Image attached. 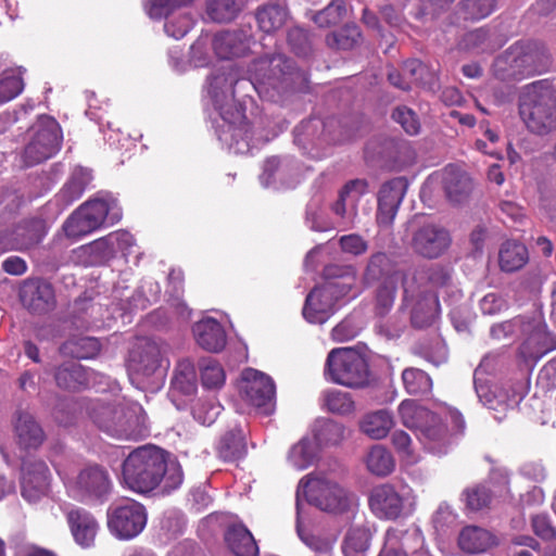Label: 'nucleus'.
Returning <instances> with one entry per match:
<instances>
[{"label": "nucleus", "instance_id": "nucleus-35", "mask_svg": "<svg viewBox=\"0 0 556 556\" xmlns=\"http://www.w3.org/2000/svg\"><path fill=\"white\" fill-rule=\"evenodd\" d=\"M197 391V374L193 363L184 358L178 362L170 382L172 395H192Z\"/></svg>", "mask_w": 556, "mask_h": 556}, {"label": "nucleus", "instance_id": "nucleus-40", "mask_svg": "<svg viewBox=\"0 0 556 556\" xmlns=\"http://www.w3.org/2000/svg\"><path fill=\"white\" fill-rule=\"evenodd\" d=\"M392 415L384 409L367 414L361 421V430L374 440L387 437L393 426Z\"/></svg>", "mask_w": 556, "mask_h": 556}, {"label": "nucleus", "instance_id": "nucleus-63", "mask_svg": "<svg viewBox=\"0 0 556 556\" xmlns=\"http://www.w3.org/2000/svg\"><path fill=\"white\" fill-rule=\"evenodd\" d=\"M288 42L298 55L305 56L311 51L308 33L301 27H293L288 31Z\"/></svg>", "mask_w": 556, "mask_h": 556}, {"label": "nucleus", "instance_id": "nucleus-37", "mask_svg": "<svg viewBox=\"0 0 556 556\" xmlns=\"http://www.w3.org/2000/svg\"><path fill=\"white\" fill-rule=\"evenodd\" d=\"M437 295L429 291L420 292V299L417 300L412 309V324L416 328L430 326L438 313Z\"/></svg>", "mask_w": 556, "mask_h": 556}, {"label": "nucleus", "instance_id": "nucleus-46", "mask_svg": "<svg viewBox=\"0 0 556 556\" xmlns=\"http://www.w3.org/2000/svg\"><path fill=\"white\" fill-rule=\"evenodd\" d=\"M243 5L244 0H206V14L214 22H230Z\"/></svg>", "mask_w": 556, "mask_h": 556}, {"label": "nucleus", "instance_id": "nucleus-61", "mask_svg": "<svg viewBox=\"0 0 556 556\" xmlns=\"http://www.w3.org/2000/svg\"><path fill=\"white\" fill-rule=\"evenodd\" d=\"M462 8L466 18L480 20L493 12L495 0H464Z\"/></svg>", "mask_w": 556, "mask_h": 556}, {"label": "nucleus", "instance_id": "nucleus-51", "mask_svg": "<svg viewBox=\"0 0 556 556\" xmlns=\"http://www.w3.org/2000/svg\"><path fill=\"white\" fill-rule=\"evenodd\" d=\"M201 381L206 389L220 388L226 379V375L222 365L214 358H203L200 364Z\"/></svg>", "mask_w": 556, "mask_h": 556}, {"label": "nucleus", "instance_id": "nucleus-38", "mask_svg": "<svg viewBox=\"0 0 556 556\" xmlns=\"http://www.w3.org/2000/svg\"><path fill=\"white\" fill-rule=\"evenodd\" d=\"M498 258L502 270L516 271L528 262V251L522 243L507 240L501 247Z\"/></svg>", "mask_w": 556, "mask_h": 556}, {"label": "nucleus", "instance_id": "nucleus-45", "mask_svg": "<svg viewBox=\"0 0 556 556\" xmlns=\"http://www.w3.org/2000/svg\"><path fill=\"white\" fill-rule=\"evenodd\" d=\"M366 466L371 473L386 477L394 470L395 462L390 451L382 445L376 444L366 456Z\"/></svg>", "mask_w": 556, "mask_h": 556}, {"label": "nucleus", "instance_id": "nucleus-50", "mask_svg": "<svg viewBox=\"0 0 556 556\" xmlns=\"http://www.w3.org/2000/svg\"><path fill=\"white\" fill-rule=\"evenodd\" d=\"M296 531L302 542L316 554L332 552L337 536L334 534L325 535L305 531L301 527L300 515L296 518Z\"/></svg>", "mask_w": 556, "mask_h": 556}, {"label": "nucleus", "instance_id": "nucleus-56", "mask_svg": "<svg viewBox=\"0 0 556 556\" xmlns=\"http://www.w3.org/2000/svg\"><path fill=\"white\" fill-rule=\"evenodd\" d=\"M466 507L472 511L488 508L492 501V492L484 484L469 486L463 492Z\"/></svg>", "mask_w": 556, "mask_h": 556}, {"label": "nucleus", "instance_id": "nucleus-54", "mask_svg": "<svg viewBox=\"0 0 556 556\" xmlns=\"http://www.w3.org/2000/svg\"><path fill=\"white\" fill-rule=\"evenodd\" d=\"M362 39V34L356 25H345L338 31L327 35L326 41L329 47L349 50L355 47Z\"/></svg>", "mask_w": 556, "mask_h": 556}, {"label": "nucleus", "instance_id": "nucleus-64", "mask_svg": "<svg viewBox=\"0 0 556 556\" xmlns=\"http://www.w3.org/2000/svg\"><path fill=\"white\" fill-rule=\"evenodd\" d=\"M222 412V406L214 402H199L193 407L192 414L195 420L204 426L212 425Z\"/></svg>", "mask_w": 556, "mask_h": 556}, {"label": "nucleus", "instance_id": "nucleus-44", "mask_svg": "<svg viewBox=\"0 0 556 556\" xmlns=\"http://www.w3.org/2000/svg\"><path fill=\"white\" fill-rule=\"evenodd\" d=\"M314 438L319 445H337L345 438L343 425L331 419H318L313 427Z\"/></svg>", "mask_w": 556, "mask_h": 556}, {"label": "nucleus", "instance_id": "nucleus-39", "mask_svg": "<svg viewBox=\"0 0 556 556\" xmlns=\"http://www.w3.org/2000/svg\"><path fill=\"white\" fill-rule=\"evenodd\" d=\"M317 459V446L307 437L302 438L293 444L288 454L287 460L290 466L298 470H304L312 466Z\"/></svg>", "mask_w": 556, "mask_h": 556}, {"label": "nucleus", "instance_id": "nucleus-20", "mask_svg": "<svg viewBox=\"0 0 556 556\" xmlns=\"http://www.w3.org/2000/svg\"><path fill=\"white\" fill-rule=\"evenodd\" d=\"M369 506L376 517L394 520L403 513L404 497L393 485L383 483L371 491Z\"/></svg>", "mask_w": 556, "mask_h": 556}, {"label": "nucleus", "instance_id": "nucleus-11", "mask_svg": "<svg viewBox=\"0 0 556 556\" xmlns=\"http://www.w3.org/2000/svg\"><path fill=\"white\" fill-rule=\"evenodd\" d=\"M326 378L350 389L369 384V366L363 354L352 348H337L329 352L325 365Z\"/></svg>", "mask_w": 556, "mask_h": 556}, {"label": "nucleus", "instance_id": "nucleus-12", "mask_svg": "<svg viewBox=\"0 0 556 556\" xmlns=\"http://www.w3.org/2000/svg\"><path fill=\"white\" fill-rule=\"evenodd\" d=\"M30 140L24 151V161L27 166L41 163L59 151L62 134L54 118L41 116L30 128Z\"/></svg>", "mask_w": 556, "mask_h": 556}, {"label": "nucleus", "instance_id": "nucleus-62", "mask_svg": "<svg viewBox=\"0 0 556 556\" xmlns=\"http://www.w3.org/2000/svg\"><path fill=\"white\" fill-rule=\"evenodd\" d=\"M393 119L410 136L417 135L420 123L415 112L406 106H399L393 111Z\"/></svg>", "mask_w": 556, "mask_h": 556}, {"label": "nucleus", "instance_id": "nucleus-21", "mask_svg": "<svg viewBox=\"0 0 556 556\" xmlns=\"http://www.w3.org/2000/svg\"><path fill=\"white\" fill-rule=\"evenodd\" d=\"M22 470V495L29 503H35L48 490L49 468L42 460H29L24 463Z\"/></svg>", "mask_w": 556, "mask_h": 556}, {"label": "nucleus", "instance_id": "nucleus-8", "mask_svg": "<svg viewBox=\"0 0 556 556\" xmlns=\"http://www.w3.org/2000/svg\"><path fill=\"white\" fill-rule=\"evenodd\" d=\"M122 218V208L110 195L94 198L81 204L63 224L67 238L79 239L104 224L113 225Z\"/></svg>", "mask_w": 556, "mask_h": 556}, {"label": "nucleus", "instance_id": "nucleus-13", "mask_svg": "<svg viewBox=\"0 0 556 556\" xmlns=\"http://www.w3.org/2000/svg\"><path fill=\"white\" fill-rule=\"evenodd\" d=\"M106 517L110 532L121 540L136 538L147 525L144 506L129 498L110 505Z\"/></svg>", "mask_w": 556, "mask_h": 556}, {"label": "nucleus", "instance_id": "nucleus-6", "mask_svg": "<svg viewBox=\"0 0 556 556\" xmlns=\"http://www.w3.org/2000/svg\"><path fill=\"white\" fill-rule=\"evenodd\" d=\"M549 54L538 42H516L500 54L492 66L493 75L503 81L521 80L546 71Z\"/></svg>", "mask_w": 556, "mask_h": 556}, {"label": "nucleus", "instance_id": "nucleus-4", "mask_svg": "<svg viewBox=\"0 0 556 556\" xmlns=\"http://www.w3.org/2000/svg\"><path fill=\"white\" fill-rule=\"evenodd\" d=\"M88 413L97 427L113 438L137 440L149 434L147 414L138 403L96 400Z\"/></svg>", "mask_w": 556, "mask_h": 556}, {"label": "nucleus", "instance_id": "nucleus-47", "mask_svg": "<svg viewBox=\"0 0 556 556\" xmlns=\"http://www.w3.org/2000/svg\"><path fill=\"white\" fill-rule=\"evenodd\" d=\"M79 252L88 257L89 265L104 264L115 256L109 235L80 247Z\"/></svg>", "mask_w": 556, "mask_h": 556}, {"label": "nucleus", "instance_id": "nucleus-18", "mask_svg": "<svg viewBox=\"0 0 556 556\" xmlns=\"http://www.w3.org/2000/svg\"><path fill=\"white\" fill-rule=\"evenodd\" d=\"M406 190L407 181L403 177H396L381 186L376 215L379 226L389 227L393 223Z\"/></svg>", "mask_w": 556, "mask_h": 556}, {"label": "nucleus", "instance_id": "nucleus-52", "mask_svg": "<svg viewBox=\"0 0 556 556\" xmlns=\"http://www.w3.org/2000/svg\"><path fill=\"white\" fill-rule=\"evenodd\" d=\"M402 380L409 394H425L432 388L431 378L421 369L406 368L402 372Z\"/></svg>", "mask_w": 556, "mask_h": 556}, {"label": "nucleus", "instance_id": "nucleus-10", "mask_svg": "<svg viewBox=\"0 0 556 556\" xmlns=\"http://www.w3.org/2000/svg\"><path fill=\"white\" fill-rule=\"evenodd\" d=\"M296 514L300 515L301 500L329 513H343L356 504V496L336 482L321 477L305 476L296 489Z\"/></svg>", "mask_w": 556, "mask_h": 556}, {"label": "nucleus", "instance_id": "nucleus-31", "mask_svg": "<svg viewBox=\"0 0 556 556\" xmlns=\"http://www.w3.org/2000/svg\"><path fill=\"white\" fill-rule=\"evenodd\" d=\"M225 540L235 556H258L256 542L242 523L231 525L225 534Z\"/></svg>", "mask_w": 556, "mask_h": 556}, {"label": "nucleus", "instance_id": "nucleus-27", "mask_svg": "<svg viewBox=\"0 0 556 556\" xmlns=\"http://www.w3.org/2000/svg\"><path fill=\"white\" fill-rule=\"evenodd\" d=\"M334 305L336 301L331 295L318 286L306 296L303 316L308 323L323 324L333 314Z\"/></svg>", "mask_w": 556, "mask_h": 556}, {"label": "nucleus", "instance_id": "nucleus-23", "mask_svg": "<svg viewBox=\"0 0 556 556\" xmlns=\"http://www.w3.org/2000/svg\"><path fill=\"white\" fill-rule=\"evenodd\" d=\"M252 37L243 29L226 30L215 35L213 49L224 60L245 55L250 50Z\"/></svg>", "mask_w": 556, "mask_h": 556}, {"label": "nucleus", "instance_id": "nucleus-3", "mask_svg": "<svg viewBox=\"0 0 556 556\" xmlns=\"http://www.w3.org/2000/svg\"><path fill=\"white\" fill-rule=\"evenodd\" d=\"M397 412L402 425L416 432L424 450L438 457L452 450L454 434L465 429V420L457 410H448L443 417L414 400H404Z\"/></svg>", "mask_w": 556, "mask_h": 556}, {"label": "nucleus", "instance_id": "nucleus-48", "mask_svg": "<svg viewBox=\"0 0 556 556\" xmlns=\"http://www.w3.org/2000/svg\"><path fill=\"white\" fill-rule=\"evenodd\" d=\"M370 541V532L365 528H352L345 534L342 551L344 556H365Z\"/></svg>", "mask_w": 556, "mask_h": 556}, {"label": "nucleus", "instance_id": "nucleus-5", "mask_svg": "<svg viewBox=\"0 0 556 556\" xmlns=\"http://www.w3.org/2000/svg\"><path fill=\"white\" fill-rule=\"evenodd\" d=\"M67 495L84 505L104 504L112 494L114 484L109 470L97 463L59 472Z\"/></svg>", "mask_w": 556, "mask_h": 556}, {"label": "nucleus", "instance_id": "nucleus-33", "mask_svg": "<svg viewBox=\"0 0 556 556\" xmlns=\"http://www.w3.org/2000/svg\"><path fill=\"white\" fill-rule=\"evenodd\" d=\"M494 543L489 531L476 526L465 527L458 535V547L468 555L483 553Z\"/></svg>", "mask_w": 556, "mask_h": 556}, {"label": "nucleus", "instance_id": "nucleus-43", "mask_svg": "<svg viewBox=\"0 0 556 556\" xmlns=\"http://www.w3.org/2000/svg\"><path fill=\"white\" fill-rule=\"evenodd\" d=\"M91 180V170L84 167H76L72 172L68 181L59 193V197L63 199L65 204H71L83 195Z\"/></svg>", "mask_w": 556, "mask_h": 556}, {"label": "nucleus", "instance_id": "nucleus-60", "mask_svg": "<svg viewBox=\"0 0 556 556\" xmlns=\"http://www.w3.org/2000/svg\"><path fill=\"white\" fill-rule=\"evenodd\" d=\"M193 0H150L146 9L150 17H166L172 11L191 4Z\"/></svg>", "mask_w": 556, "mask_h": 556}, {"label": "nucleus", "instance_id": "nucleus-7", "mask_svg": "<svg viewBox=\"0 0 556 556\" xmlns=\"http://www.w3.org/2000/svg\"><path fill=\"white\" fill-rule=\"evenodd\" d=\"M519 114L527 128L536 135L556 130V92L544 80L528 85L519 98Z\"/></svg>", "mask_w": 556, "mask_h": 556}, {"label": "nucleus", "instance_id": "nucleus-19", "mask_svg": "<svg viewBox=\"0 0 556 556\" xmlns=\"http://www.w3.org/2000/svg\"><path fill=\"white\" fill-rule=\"evenodd\" d=\"M20 299L25 308L36 314L48 313L55 306L52 286L39 279L24 281L20 290Z\"/></svg>", "mask_w": 556, "mask_h": 556}, {"label": "nucleus", "instance_id": "nucleus-36", "mask_svg": "<svg viewBox=\"0 0 556 556\" xmlns=\"http://www.w3.org/2000/svg\"><path fill=\"white\" fill-rule=\"evenodd\" d=\"M444 189L448 200L458 204L469 197L472 190V180L464 172L446 169L444 174Z\"/></svg>", "mask_w": 556, "mask_h": 556}, {"label": "nucleus", "instance_id": "nucleus-24", "mask_svg": "<svg viewBox=\"0 0 556 556\" xmlns=\"http://www.w3.org/2000/svg\"><path fill=\"white\" fill-rule=\"evenodd\" d=\"M421 541V534L417 529L390 528L386 532L384 544L378 556H408Z\"/></svg>", "mask_w": 556, "mask_h": 556}, {"label": "nucleus", "instance_id": "nucleus-26", "mask_svg": "<svg viewBox=\"0 0 556 556\" xmlns=\"http://www.w3.org/2000/svg\"><path fill=\"white\" fill-rule=\"evenodd\" d=\"M197 343L208 352L222 351L227 342V336L220 323L212 317H206L192 327Z\"/></svg>", "mask_w": 556, "mask_h": 556}, {"label": "nucleus", "instance_id": "nucleus-14", "mask_svg": "<svg viewBox=\"0 0 556 556\" xmlns=\"http://www.w3.org/2000/svg\"><path fill=\"white\" fill-rule=\"evenodd\" d=\"M239 388L241 397L263 414L268 415L274 410L276 389L269 376L247 368L242 372Z\"/></svg>", "mask_w": 556, "mask_h": 556}, {"label": "nucleus", "instance_id": "nucleus-30", "mask_svg": "<svg viewBox=\"0 0 556 556\" xmlns=\"http://www.w3.org/2000/svg\"><path fill=\"white\" fill-rule=\"evenodd\" d=\"M475 389L480 402L489 409L505 413L510 401H515V393L488 381L475 379Z\"/></svg>", "mask_w": 556, "mask_h": 556}, {"label": "nucleus", "instance_id": "nucleus-58", "mask_svg": "<svg viewBox=\"0 0 556 556\" xmlns=\"http://www.w3.org/2000/svg\"><path fill=\"white\" fill-rule=\"evenodd\" d=\"M346 9L343 0H333L324 10L314 15V22L319 27H330L340 23Z\"/></svg>", "mask_w": 556, "mask_h": 556}, {"label": "nucleus", "instance_id": "nucleus-16", "mask_svg": "<svg viewBox=\"0 0 556 556\" xmlns=\"http://www.w3.org/2000/svg\"><path fill=\"white\" fill-rule=\"evenodd\" d=\"M339 128L340 122L334 117L327 119L313 117L295 127L294 141L303 149H307L308 144L321 147L324 143L341 142L344 140V136L341 132L337 134Z\"/></svg>", "mask_w": 556, "mask_h": 556}, {"label": "nucleus", "instance_id": "nucleus-42", "mask_svg": "<svg viewBox=\"0 0 556 556\" xmlns=\"http://www.w3.org/2000/svg\"><path fill=\"white\" fill-rule=\"evenodd\" d=\"M245 452L244 433L241 428L236 427L222 437L218 454L224 460H237L243 457Z\"/></svg>", "mask_w": 556, "mask_h": 556}, {"label": "nucleus", "instance_id": "nucleus-22", "mask_svg": "<svg viewBox=\"0 0 556 556\" xmlns=\"http://www.w3.org/2000/svg\"><path fill=\"white\" fill-rule=\"evenodd\" d=\"M367 181L353 179L348 181L339 191L337 201L331 211L345 223H353L357 216V204L363 194L367 192Z\"/></svg>", "mask_w": 556, "mask_h": 556}, {"label": "nucleus", "instance_id": "nucleus-59", "mask_svg": "<svg viewBox=\"0 0 556 556\" xmlns=\"http://www.w3.org/2000/svg\"><path fill=\"white\" fill-rule=\"evenodd\" d=\"M399 281L382 282L376 291V311L380 316L386 315L392 307Z\"/></svg>", "mask_w": 556, "mask_h": 556}, {"label": "nucleus", "instance_id": "nucleus-49", "mask_svg": "<svg viewBox=\"0 0 556 556\" xmlns=\"http://www.w3.org/2000/svg\"><path fill=\"white\" fill-rule=\"evenodd\" d=\"M459 48L475 53L492 51L496 48L488 29L477 28L465 34L459 41Z\"/></svg>", "mask_w": 556, "mask_h": 556}, {"label": "nucleus", "instance_id": "nucleus-17", "mask_svg": "<svg viewBox=\"0 0 556 556\" xmlns=\"http://www.w3.org/2000/svg\"><path fill=\"white\" fill-rule=\"evenodd\" d=\"M451 241L450 232L444 227L426 224L414 231L410 247L425 258H437L448 249Z\"/></svg>", "mask_w": 556, "mask_h": 556}, {"label": "nucleus", "instance_id": "nucleus-9", "mask_svg": "<svg viewBox=\"0 0 556 556\" xmlns=\"http://www.w3.org/2000/svg\"><path fill=\"white\" fill-rule=\"evenodd\" d=\"M490 334L497 341L522 339V353L529 357H536L549 350V334L546 325L539 316H517L513 319L495 324Z\"/></svg>", "mask_w": 556, "mask_h": 556}, {"label": "nucleus", "instance_id": "nucleus-29", "mask_svg": "<svg viewBox=\"0 0 556 556\" xmlns=\"http://www.w3.org/2000/svg\"><path fill=\"white\" fill-rule=\"evenodd\" d=\"M14 430L18 445L25 450H35L45 441L42 428L27 412L17 413Z\"/></svg>", "mask_w": 556, "mask_h": 556}, {"label": "nucleus", "instance_id": "nucleus-57", "mask_svg": "<svg viewBox=\"0 0 556 556\" xmlns=\"http://www.w3.org/2000/svg\"><path fill=\"white\" fill-rule=\"evenodd\" d=\"M24 88L22 77L14 71H4L0 75V105L17 97Z\"/></svg>", "mask_w": 556, "mask_h": 556}, {"label": "nucleus", "instance_id": "nucleus-25", "mask_svg": "<svg viewBox=\"0 0 556 556\" xmlns=\"http://www.w3.org/2000/svg\"><path fill=\"white\" fill-rule=\"evenodd\" d=\"M403 274L397 264L384 252L374 253L364 271L366 283L400 281Z\"/></svg>", "mask_w": 556, "mask_h": 556}, {"label": "nucleus", "instance_id": "nucleus-2", "mask_svg": "<svg viewBox=\"0 0 556 556\" xmlns=\"http://www.w3.org/2000/svg\"><path fill=\"white\" fill-rule=\"evenodd\" d=\"M122 475L127 488L137 493H148L157 486L163 493H170L184 481L176 457L155 445L134 450L123 463Z\"/></svg>", "mask_w": 556, "mask_h": 556}, {"label": "nucleus", "instance_id": "nucleus-53", "mask_svg": "<svg viewBox=\"0 0 556 556\" xmlns=\"http://www.w3.org/2000/svg\"><path fill=\"white\" fill-rule=\"evenodd\" d=\"M391 443L399 456L408 465L419 462V454L412 437L404 430H395L391 435Z\"/></svg>", "mask_w": 556, "mask_h": 556}, {"label": "nucleus", "instance_id": "nucleus-34", "mask_svg": "<svg viewBox=\"0 0 556 556\" xmlns=\"http://www.w3.org/2000/svg\"><path fill=\"white\" fill-rule=\"evenodd\" d=\"M54 379L58 387L64 390H77L87 386L89 374L80 364L66 362L55 369Z\"/></svg>", "mask_w": 556, "mask_h": 556}, {"label": "nucleus", "instance_id": "nucleus-32", "mask_svg": "<svg viewBox=\"0 0 556 556\" xmlns=\"http://www.w3.org/2000/svg\"><path fill=\"white\" fill-rule=\"evenodd\" d=\"M288 17L287 7L279 2H267L258 7L255 12L258 28L266 34H273L280 29Z\"/></svg>", "mask_w": 556, "mask_h": 556}, {"label": "nucleus", "instance_id": "nucleus-55", "mask_svg": "<svg viewBox=\"0 0 556 556\" xmlns=\"http://www.w3.org/2000/svg\"><path fill=\"white\" fill-rule=\"evenodd\" d=\"M324 404L332 414L348 415L354 412V401L350 393L331 389L324 393Z\"/></svg>", "mask_w": 556, "mask_h": 556}, {"label": "nucleus", "instance_id": "nucleus-1", "mask_svg": "<svg viewBox=\"0 0 556 556\" xmlns=\"http://www.w3.org/2000/svg\"><path fill=\"white\" fill-rule=\"evenodd\" d=\"M248 84L260 97L276 101L283 92L298 88L305 74L298 71L285 54L275 53L255 60L249 67ZM240 80L231 64L215 68L207 78L206 90L220 123L216 126L218 139L236 154L250 151L251 130L242 106L235 101V86Z\"/></svg>", "mask_w": 556, "mask_h": 556}, {"label": "nucleus", "instance_id": "nucleus-41", "mask_svg": "<svg viewBox=\"0 0 556 556\" xmlns=\"http://www.w3.org/2000/svg\"><path fill=\"white\" fill-rule=\"evenodd\" d=\"M100 351V343L91 337H74L60 346V353L77 359L94 357Z\"/></svg>", "mask_w": 556, "mask_h": 556}, {"label": "nucleus", "instance_id": "nucleus-15", "mask_svg": "<svg viewBox=\"0 0 556 556\" xmlns=\"http://www.w3.org/2000/svg\"><path fill=\"white\" fill-rule=\"evenodd\" d=\"M165 349L153 340L141 341L130 353L128 370L132 381L142 382L152 376L163 377L161 370Z\"/></svg>", "mask_w": 556, "mask_h": 556}, {"label": "nucleus", "instance_id": "nucleus-28", "mask_svg": "<svg viewBox=\"0 0 556 556\" xmlns=\"http://www.w3.org/2000/svg\"><path fill=\"white\" fill-rule=\"evenodd\" d=\"M67 521L77 544L89 547L93 544L98 530V522L93 516L84 508H74L67 513Z\"/></svg>", "mask_w": 556, "mask_h": 556}]
</instances>
